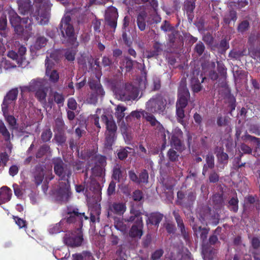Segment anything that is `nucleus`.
<instances>
[{
    "label": "nucleus",
    "instance_id": "nucleus-1",
    "mask_svg": "<svg viewBox=\"0 0 260 260\" xmlns=\"http://www.w3.org/2000/svg\"><path fill=\"white\" fill-rule=\"evenodd\" d=\"M35 11L30 14V22L34 20L40 25H45L49 21L50 4L49 0H34Z\"/></svg>",
    "mask_w": 260,
    "mask_h": 260
},
{
    "label": "nucleus",
    "instance_id": "nucleus-2",
    "mask_svg": "<svg viewBox=\"0 0 260 260\" xmlns=\"http://www.w3.org/2000/svg\"><path fill=\"white\" fill-rule=\"evenodd\" d=\"M71 17L70 15L64 16L60 22L59 28L61 32V41L62 44L74 45L76 38L74 28L71 24Z\"/></svg>",
    "mask_w": 260,
    "mask_h": 260
},
{
    "label": "nucleus",
    "instance_id": "nucleus-3",
    "mask_svg": "<svg viewBox=\"0 0 260 260\" xmlns=\"http://www.w3.org/2000/svg\"><path fill=\"white\" fill-rule=\"evenodd\" d=\"M51 161L54 172L59 180L69 181L73 173L71 165L64 162L60 157H54Z\"/></svg>",
    "mask_w": 260,
    "mask_h": 260
},
{
    "label": "nucleus",
    "instance_id": "nucleus-4",
    "mask_svg": "<svg viewBox=\"0 0 260 260\" xmlns=\"http://www.w3.org/2000/svg\"><path fill=\"white\" fill-rule=\"evenodd\" d=\"M166 106L167 100L160 93L153 95L146 103V109L154 114H164Z\"/></svg>",
    "mask_w": 260,
    "mask_h": 260
},
{
    "label": "nucleus",
    "instance_id": "nucleus-5",
    "mask_svg": "<svg viewBox=\"0 0 260 260\" xmlns=\"http://www.w3.org/2000/svg\"><path fill=\"white\" fill-rule=\"evenodd\" d=\"M67 217L64 220V223L73 224L76 230L82 229L83 226V218L85 220L88 219L84 212H80L78 208H68L67 212Z\"/></svg>",
    "mask_w": 260,
    "mask_h": 260
},
{
    "label": "nucleus",
    "instance_id": "nucleus-6",
    "mask_svg": "<svg viewBox=\"0 0 260 260\" xmlns=\"http://www.w3.org/2000/svg\"><path fill=\"white\" fill-rule=\"evenodd\" d=\"M76 230L74 233L66 234L63 237L64 244L71 247L81 246L83 241L81 229Z\"/></svg>",
    "mask_w": 260,
    "mask_h": 260
},
{
    "label": "nucleus",
    "instance_id": "nucleus-7",
    "mask_svg": "<svg viewBox=\"0 0 260 260\" xmlns=\"http://www.w3.org/2000/svg\"><path fill=\"white\" fill-rule=\"evenodd\" d=\"M71 194L70 180L60 182L56 190L57 200L61 202H67L70 199Z\"/></svg>",
    "mask_w": 260,
    "mask_h": 260
},
{
    "label": "nucleus",
    "instance_id": "nucleus-8",
    "mask_svg": "<svg viewBox=\"0 0 260 260\" xmlns=\"http://www.w3.org/2000/svg\"><path fill=\"white\" fill-rule=\"evenodd\" d=\"M190 99V93L186 84L181 81L178 90V99L176 102V107L185 108Z\"/></svg>",
    "mask_w": 260,
    "mask_h": 260
},
{
    "label": "nucleus",
    "instance_id": "nucleus-9",
    "mask_svg": "<svg viewBox=\"0 0 260 260\" xmlns=\"http://www.w3.org/2000/svg\"><path fill=\"white\" fill-rule=\"evenodd\" d=\"M168 41L169 45L173 49H181L184 45L183 37L175 29L169 35Z\"/></svg>",
    "mask_w": 260,
    "mask_h": 260
},
{
    "label": "nucleus",
    "instance_id": "nucleus-10",
    "mask_svg": "<svg viewBox=\"0 0 260 260\" xmlns=\"http://www.w3.org/2000/svg\"><path fill=\"white\" fill-rule=\"evenodd\" d=\"M118 17L117 10L114 7L109 9L106 14L105 21L106 24L113 29V32L115 31L117 27Z\"/></svg>",
    "mask_w": 260,
    "mask_h": 260
},
{
    "label": "nucleus",
    "instance_id": "nucleus-11",
    "mask_svg": "<svg viewBox=\"0 0 260 260\" xmlns=\"http://www.w3.org/2000/svg\"><path fill=\"white\" fill-rule=\"evenodd\" d=\"M173 215L177 223V227L180 230L181 235L183 239L186 242L189 241L190 240L189 232L188 231V229L185 227L182 217L180 216L179 213L176 211H174L173 212Z\"/></svg>",
    "mask_w": 260,
    "mask_h": 260
},
{
    "label": "nucleus",
    "instance_id": "nucleus-12",
    "mask_svg": "<svg viewBox=\"0 0 260 260\" xmlns=\"http://www.w3.org/2000/svg\"><path fill=\"white\" fill-rule=\"evenodd\" d=\"M182 136L183 132L182 131L178 129L175 130L171 138L170 144L171 146L178 151H182L184 148V144L180 139Z\"/></svg>",
    "mask_w": 260,
    "mask_h": 260
},
{
    "label": "nucleus",
    "instance_id": "nucleus-13",
    "mask_svg": "<svg viewBox=\"0 0 260 260\" xmlns=\"http://www.w3.org/2000/svg\"><path fill=\"white\" fill-rule=\"evenodd\" d=\"M196 197L197 194L195 191H189L183 201H179V205L188 211H191L196 200Z\"/></svg>",
    "mask_w": 260,
    "mask_h": 260
},
{
    "label": "nucleus",
    "instance_id": "nucleus-14",
    "mask_svg": "<svg viewBox=\"0 0 260 260\" xmlns=\"http://www.w3.org/2000/svg\"><path fill=\"white\" fill-rule=\"evenodd\" d=\"M147 219L146 220L147 225H152L158 227L160 222L162 220L164 215L158 212H152L150 214H146Z\"/></svg>",
    "mask_w": 260,
    "mask_h": 260
},
{
    "label": "nucleus",
    "instance_id": "nucleus-15",
    "mask_svg": "<svg viewBox=\"0 0 260 260\" xmlns=\"http://www.w3.org/2000/svg\"><path fill=\"white\" fill-rule=\"evenodd\" d=\"M18 94V90L17 88L10 90L4 97L2 104V109H7L10 104L13 101H16Z\"/></svg>",
    "mask_w": 260,
    "mask_h": 260
},
{
    "label": "nucleus",
    "instance_id": "nucleus-16",
    "mask_svg": "<svg viewBox=\"0 0 260 260\" xmlns=\"http://www.w3.org/2000/svg\"><path fill=\"white\" fill-rule=\"evenodd\" d=\"M143 220L140 219L138 221L132 225L129 232V235L132 238H139L143 235Z\"/></svg>",
    "mask_w": 260,
    "mask_h": 260
},
{
    "label": "nucleus",
    "instance_id": "nucleus-17",
    "mask_svg": "<svg viewBox=\"0 0 260 260\" xmlns=\"http://www.w3.org/2000/svg\"><path fill=\"white\" fill-rule=\"evenodd\" d=\"M88 85L90 88L96 94V99H97L98 96L102 97L104 96L105 92L100 81L95 80H90L88 82Z\"/></svg>",
    "mask_w": 260,
    "mask_h": 260
},
{
    "label": "nucleus",
    "instance_id": "nucleus-18",
    "mask_svg": "<svg viewBox=\"0 0 260 260\" xmlns=\"http://www.w3.org/2000/svg\"><path fill=\"white\" fill-rule=\"evenodd\" d=\"M35 182L37 185H40L44 178L45 166L43 165L38 164L35 167L34 173Z\"/></svg>",
    "mask_w": 260,
    "mask_h": 260
},
{
    "label": "nucleus",
    "instance_id": "nucleus-19",
    "mask_svg": "<svg viewBox=\"0 0 260 260\" xmlns=\"http://www.w3.org/2000/svg\"><path fill=\"white\" fill-rule=\"evenodd\" d=\"M126 207L122 202H114L109 207V211L117 215H122L125 212Z\"/></svg>",
    "mask_w": 260,
    "mask_h": 260
},
{
    "label": "nucleus",
    "instance_id": "nucleus-20",
    "mask_svg": "<svg viewBox=\"0 0 260 260\" xmlns=\"http://www.w3.org/2000/svg\"><path fill=\"white\" fill-rule=\"evenodd\" d=\"M102 121L105 123L108 131L107 134H116L117 126L112 118H109L106 115H102L101 116Z\"/></svg>",
    "mask_w": 260,
    "mask_h": 260
},
{
    "label": "nucleus",
    "instance_id": "nucleus-21",
    "mask_svg": "<svg viewBox=\"0 0 260 260\" xmlns=\"http://www.w3.org/2000/svg\"><path fill=\"white\" fill-rule=\"evenodd\" d=\"M112 89L116 97L122 101H131L132 99L134 98L132 96L124 95V89H123V87H119L118 85H113Z\"/></svg>",
    "mask_w": 260,
    "mask_h": 260
},
{
    "label": "nucleus",
    "instance_id": "nucleus-22",
    "mask_svg": "<svg viewBox=\"0 0 260 260\" xmlns=\"http://www.w3.org/2000/svg\"><path fill=\"white\" fill-rule=\"evenodd\" d=\"M44 81L41 78L34 79L30 81L28 86L25 87L29 91H35L43 88Z\"/></svg>",
    "mask_w": 260,
    "mask_h": 260
},
{
    "label": "nucleus",
    "instance_id": "nucleus-23",
    "mask_svg": "<svg viewBox=\"0 0 260 260\" xmlns=\"http://www.w3.org/2000/svg\"><path fill=\"white\" fill-rule=\"evenodd\" d=\"M206 164L204 165L202 174L205 176L209 169H213L215 167L214 157L212 153L208 154L206 156Z\"/></svg>",
    "mask_w": 260,
    "mask_h": 260
},
{
    "label": "nucleus",
    "instance_id": "nucleus-24",
    "mask_svg": "<svg viewBox=\"0 0 260 260\" xmlns=\"http://www.w3.org/2000/svg\"><path fill=\"white\" fill-rule=\"evenodd\" d=\"M135 63L138 62L132 60L128 56H124L120 62V68L125 69L126 72H129L133 69V66Z\"/></svg>",
    "mask_w": 260,
    "mask_h": 260
},
{
    "label": "nucleus",
    "instance_id": "nucleus-25",
    "mask_svg": "<svg viewBox=\"0 0 260 260\" xmlns=\"http://www.w3.org/2000/svg\"><path fill=\"white\" fill-rule=\"evenodd\" d=\"M12 191L7 186H3L0 189V204L9 201L11 198Z\"/></svg>",
    "mask_w": 260,
    "mask_h": 260
},
{
    "label": "nucleus",
    "instance_id": "nucleus-26",
    "mask_svg": "<svg viewBox=\"0 0 260 260\" xmlns=\"http://www.w3.org/2000/svg\"><path fill=\"white\" fill-rule=\"evenodd\" d=\"M237 19V13L234 9L230 10L224 15L223 21L226 24L229 25L232 21L235 22Z\"/></svg>",
    "mask_w": 260,
    "mask_h": 260
},
{
    "label": "nucleus",
    "instance_id": "nucleus-27",
    "mask_svg": "<svg viewBox=\"0 0 260 260\" xmlns=\"http://www.w3.org/2000/svg\"><path fill=\"white\" fill-rule=\"evenodd\" d=\"M112 178L113 179L120 182L123 179V172L121 166L119 164L114 166L112 170Z\"/></svg>",
    "mask_w": 260,
    "mask_h": 260
},
{
    "label": "nucleus",
    "instance_id": "nucleus-28",
    "mask_svg": "<svg viewBox=\"0 0 260 260\" xmlns=\"http://www.w3.org/2000/svg\"><path fill=\"white\" fill-rule=\"evenodd\" d=\"M10 22L12 25L16 26L18 24H21V18L13 10H10L8 12Z\"/></svg>",
    "mask_w": 260,
    "mask_h": 260
},
{
    "label": "nucleus",
    "instance_id": "nucleus-29",
    "mask_svg": "<svg viewBox=\"0 0 260 260\" xmlns=\"http://www.w3.org/2000/svg\"><path fill=\"white\" fill-rule=\"evenodd\" d=\"M147 14L145 12H140L137 17V23L139 29L141 31H144L146 28V18Z\"/></svg>",
    "mask_w": 260,
    "mask_h": 260
},
{
    "label": "nucleus",
    "instance_id": "nucleus-30",
    "mask_svg": "<svg viewBox=\"0 0 260 260\" xmlns=\"http://www.w3.org/2000/svg\"><path fill=\"white\" fill-rule=\"evenodd\" d=\"M141 114L146 120L149 122L151 126L153 127L159 122L152 113L143 110L141 112Z\"/></svg>",
    "mask_w": 260,
    "mask_h": 260
},
{
    "label": "nucleus",
    "instance_id": "nucleus-31",
    "mask_svg": "<svg viewBox=\"0 0 260 260\" xmlns=\"http://www.w3.org/2000/svg\"><path fill=\"white\" fill-rule=\"evenodd\" d=\"M46 74L49 77V81L51 82L55 83L58 82L59 78V75L56 70H51L50 68H48V66L46 70Z\"/></svg>",
    "mask_w": 260,
    "mask_h": 260
},
{
    "label": "nucleus",
    "instance_id": "nucleus-32",
    "mask_svg": "<svg viewBox=\"0 0 260 260\" xmlns=\"http://www.w3.org/2000/svg\"><path fill=\"white\" fill-rule=\"evenodd\" d=\"M0 134L6 142H8L10 141V133L2 120H0Z\"/></svg>",
    "mask_w": 260,
    "mask_h": 260
},
{
    "label": "nucleus",
    "instance_id": "nucleus-33",
    "mask_svg": "<svg viewBox=\"0 0 260 260\" xmlns=\"http://www.w3.org/2000/svg\"><path fill=\"white\" fill-rule=\"evenodd\" d=\"M217 70L221 79L225 80L227 77V69L221 61H217Z\"/></svg>",
    "mask_w": 260,
    "mask_h": 260
},
{
    "label": "nucleus",
    "instance_id": "nucleus-34",
    "mask_svg": "<svg viewBox=\"0 0 260 260\" xmlns=\"http://www.w3.org/2000/svg\"><path fill=\"white\" fill-rule=\"evenodd\" d=\"M176 114L177 121L184 126H185L186 122L184 120L185 117L184 108L176 107Z\"/></svg>",
    "mask_w": 260,
    "mask_h": 260
},
{
    "label": "nucleus",
    "instance_id": "nucleus-35",
    "mask_svg": "<svg viewBox=\"0 0 260 260\" xmlns=\"http://www.w3.org/2000/svg\"><path fill=\"white\" fill-rule=\"evenodd\" d=\"M242 139L244 141H249L251 142L253 144V146L255 148H258L260 146V138L246 134L244 136H242Z\"/></svg>",
    "mask_w": 260,
    "mask_h": 260
},
{
    "label": "nucleus",
    "instance_id": "nucleus-36",
    "mask_svg": "<svg viewBox=\"0 0 260 260\" xmlns=\"http://www.w3.org/2000/svg\"><path fill=\"white\" fill-rule=\"evenodd\" d=\"M139 94L138 90L134 86L131 85H126L124 88V95H130L134 98L132 100H135L137 99Z\"/></svg>",
    "mask_w": 260,
    "mask_h": 260
},
{
    "label": "nucleus",
    "instance_id": "nucleus-37",
    "mask_svg": "<svg viewBox=\"0 0 260 260\" xmlns=\"http://www.w3.org/2000/svg\"><path fill=\"white\" fill-rule=\"evenodd\" d=\"M116 139V136L113 134H106L105 142L104 144L105 148L108 150L112 149V146Z\"/></svg>",
    "mask_w": 260,
    "mask_h": 260
},
{
    "label": "nucleus",
    "instance_id": "nucleus-38",
    "mask_svg": "<svg viewBox=\"0 0 260 260\" xmlns=\"http://www.w3.org/2000/svg\"><path fill=\"white\" fill-rule=\"evenodd\" d=\"M196 0H186L185 2L184 8L188 17L192 16L195 8V2Z\"/></svg>",
    "mask_w": 260,
    "mask_h": 260
},
{
    "label": "nucleus",
    "instance_id": "nucleus-39",
    "mask_svg": "<svg viewBox=\"0 0 260 260\" xmlns=\"http://www.w3.org/2000/svg\"><path fill=\"white\" fill-rule=\"evenodd\" d=\"M209 231V229L202 228L201 226L198 225L197 232L194 233V234L196 235V236L197 237L198 236V235H199L201 239L203 242H204L207 240Z\"/></svg>",
    "mask_w": 260,
    "mask_h": 260
},
{
    "label": "nucleus",
    "instance_id": "nucleus-40",
    "mask_svg": "<svg viewBox=\"0 0 260 260\" xmlns=\"http://www.w3.org/2000/svg\"><path fill=\"white\" fill-rule=\"evenodd\" d=\"M190 87L192 91L194 93H198L202 89V86L197 77H192L190 80Z\"/></svg>",
    "mask_w": 260,
    "mask_h": 260
},
{
    "label": "nucleus",
    "instance_id": "nucleus-41",
    "mask_svg": "<svg viewBox=\"0 0 260 260\" xmlns=\"http://www.w3.org/2000/svg\"><path fill=\"white\" fill-rule=\"evenodd\" d=\"M218 161L219 164L225 165L228 164L229 159L228 154L223 152V149L221 147L219 148L216 154Z\"/></svg>",
    "mask_w": 260,
    "mask_h": 260
},
{
    "label": "nucleus",
    "instance_id": "nucleus-42",
    "mask_svg": "<svg viewBox=\"0 0 260 260\" xmlns=\"http://www.w3.org/2000/svg\"><path fill=\"white\" fill-rule=\"evenodd\" d=\"M239 200L237 196L232 197L228 202V207L229 209L234 213H237L238 211Z\"/></svg>",
    "mask_w": 260,
    "mask_h": 260
},
{
    "label": "nucleus",
    "instance_id": "nucleus-43",
    "mask_svg": "<svg viewBox=\"0 0 260 260\" xmlns=\"http://www.w3.org/2000/svg\"><path fill=\"white\" fill-rule=\"evenodd\" d=\"M48 152H50V147L47 144H43L41 146L36 153V157L41 158Z\"/></svg>",
    "mask_w": 260,
    "mask_h": 260
},
{
    "label": "nucleus",
    "instance_id": "nucleus-44",
    "mask_svg": "<svg viewBox=\"0 0 260 260\" xmlns=\"http://www.w3.org/2000/svg\"><path fill=\"white\" fill-rule=\"evenodd\" d=\"M126 108L123 106L118 105L115 109V116L117 118V121H120L125 116L124 111Z\"/></svg>",
    "mask_w": 260,
    "mask_h": 260
},
{
    "label": "nucleus",
    "instance_id": "nucleus-45",
    "mask_svg": "<svg viewBox=\"0 0 260 260\" xmlns=\"http://www.w3.org/2000/svg\"><path fill=\"white\" fill-rule=\"evenodd\" d=\"M250 28V23L248 20H244L241 21L237 26V31L243 34L248 30Z\"/></svg>",
    "mask_w": 260,
    "mask_h": 260
},
{
    "label": "nucleus",
    "instance_id": "nucleus-46",
    "mask_svg": "<svg viewBox=\"0 0 260 260\" xmlns=\"http://www.w3.org/2000/svg\"><path fill=\"white\" fill-rule=\"evenodd\" d=\"M47 96V90L44 87L36 90L35 96L41 103L46 102V98Z\"/></svg>",
    "mask_w": 260,
    "mask_h": 260
},
{
    "label": "nucleus",
    "instance_id": "nucleus-47",
    "mask_svg": "<svg viewBox=\"0 0 260 260\" xmlns=\"http://www.w3.org/2000/svg\"><path fill=\"white\" fill-rule=\"evenodd\" d=\"M64 223V220H61L60 222L53 225L49 229L50 234H55L63 231L61 225Z\"/></svg>",
    "mask_w": 260,
    "mask_h": 260
},
{
    "label": "nucleus",
    "instance_id": "nucleus-48",
    "mask_svg": "<svg viewBox=\"0 0 260 260\" xmlns=\"http://www.w3.org/2000/svg\"><path fill=\"white\" fill-rule=\"evenodd\" d=\"M148 178L149 175L148 171L145 169L142 170L138 176V184L147 183L148 182Z\"/></svg>",
    "mask_w": 260,
    "mask_h": 260
},
{
    "label": "nucleus",
    "instance_id": "nucleus-49",
    "mask_svg": "<svg viewBox=\"0 0 260 260\" xmlns=\"http://www.w3.org/2000/svg\"><path fill=\"white\" fill-rule=\"evenodd\" d=\"M92 158V159L95 160V162L96 165L98 164L102 167L106 166L107 158L105 156L94 154Z\"/></svg>",
    "mask_w": 260,
    "mask_h": 260
},
{
    "label": "nucleus",
    "instance_id": "nucleus-50",
    "mask_svg": "<svg viewBox=\"0 0 260 260\" xmlns=\"http://www.w3.org/2000/svg\"><path fill=\"white\" fill-rule=\"evenodd\" d=\"M53 98L55 103L58 105L59 107L63 106L65 99L62 93L55 91L53 93Z\"/></svg>",
    "mask_w": 260,
    "mask_h": 260
},
{
    "label": "nucleus",
    "instance_id": "nucleus-51",
    "mask_svg": "<svg viewBox=\"0 0 260 260\" xmlns=\"http://www.w3.org/2000/svg\"><path fill=\"white\" fill-rule=\"evenodd\" d=\"M52 137V132L49 128L44 129L41 135V140L43 142L49 141Z\"/></svg>",
    "mask_w": 260,
    "mask_h": 260
},
{
    "label": "nucleus",
    "instance_id": "nucleus-52",
    "mask_svg": "<svg viewBox=\"0 0 260 260\" xmlns=\"http://www.w3.org/2000/svg\"><path fill=\"white\" fill-rule=\"evenodd\" d=\"M212 200L214 205L217 207H220L223 205V198L222 194L215 193L212 198Z\"/></svg>",
    "mask_w": 260,
    "mask_h": 260
},
{
    "label": "nucleus",
    "instance_id": "nucleus-53",
    "mask_svg": "<svg viewBox=\"0 0 260 260\" xmlns=\"http://www.w3.org/2000/svg\"><path fill=\"white\" fill-rule=\"evenodd\" d=\"M76 51L72 48L67 49L64 53V57L66 59L70 61H73L75 60Z\"/></svg>",
    "mask_w": 260,
    "mask_h": 260
},
{
    "label": "nucleus",
    "instance_id": "nucleus-54",
    "mask_svg": "<svg viewBox=\"0 0 260 260\" xmlns=\"http://www.w3.org/2000/svg\"><path fill=\"white\" fill-rule=\"evenodd\" d=\"M244 50L240 51V50H231L229 54V57L231 59H234L236 60L240 59L241 57L244 55Z\"/></svg>",
    "mask_w": 260,
    "mask_h": 260
},
{
    "label": "nucleus",
    "instance_id": "nucleus-55",
    "mask_svg": "<svg viewBox=\"0 0 260 260\" xmlns=\"http://www.w3.org/2000/svg\"><path fill=\"white\" fill-rule=\"evenodd\" d=\"M100 209H96L95 210H91L90 214V221L92 224L95 223L96 220L98 222L100 221Z\"/></svg>",
    "mask_w": 260,
    "mask_h": 260
},
{
    "label": "nucleus",
    "instance_id": "nucleus-56",
    "mask_svg": "<svg viewBox=\"0 0 260 260\" xmlns=\"http://www.w3.org/2000/svg\"><path fill=\"white\" fill-rule=\"evenodd\" d=\"M127 149L131 150L132 148L126 147L125 148H120L119 150H117V156L120 160H123L127 158L128 156Z\"/></svg>",
    "mask_w": 260,
    "mask_h": 260
},
{
    "label": "nucleus",
    "instance_id": "nucleus-57",
    "mask_svg": "<svg viewBox=\"0 0 260 260\" xmlns=\"http://www.w3.org/2000/svg\"><path fill=\"white\" fill-rule=\"evenodd\" d=\"M230 118L228 116L222 117L219 114L217 118V124L218 126H226L229 123Z\"/></svg>",
    "mask_w": 260,
    "mask_h": 260
},
{
    "label": "nucleus",
    "instance_id": "nucleus-58",
    "mask_svg": "<svg viewBox=\"0 0 260 260\" xmlns=\"http://www.w3.org/2000/svg\"><path fill=\"white\" fill-rule=\"evenodd\" d=\"M170 161L175 162L178 160L179 154L173 149H170L167 154Z\"/></svg>",
    "mask_w": 260,
    "mask_h": 260
},
{
    "label": "nucleus",
    "instance_id": "nucleus-59",
    "mask_svg": "<svg viewBox=\"0 0 260 260\" xmlns=\"http://www.w3.org/2000/svg\"><path fill=\"white\" fill-rule=\"evenodd\" d=\"M47 40L44 37H38L35 43V47L37 49H40L46 45Z\"/></svg>",
    "mask_w": 260,
    "mask_h": 260
},
{
    "label": "nucleus",
    "instance_id": "nucleus-60",
    "mask_svg": "<svg viewBox=\"0 0 260 260\" xmlns=\"http://www.w3.org/2000/svg\"><path fill=\"white\" fill-rule=\"evenodd\" d=\"M205 49V47L204 44L202 42L199 41L196 44L194 48V51L197 53L198 56H200L204 53Z\"/></svg>",
    "mask_w": 260,
    "mask_h": 260
},
{
    "label": "nucleus",
    "instance_id": "nucleus-61",
    "mask_svg": "<svg viewBox=\"0 0 260 260\" xmlns=\"http://www.w3.org/2000/svg\"><path fill=\"white\" fill-rule=\"evenodd\" d=\"M164 251L162 249L155 250L151 255V260H159L164 254Z\"/></svg>",
    "mask_w": 260,
    "mask_h": 260
},
{
    "label": "nucleus",
    "instance_id": "nucleus-62",
    "mask_svg": "<svg viewBox=\"0 0 260 260\" xmlns=\"http://www.w3.org/2000/svg\"><path fill=\"white\" fill-rule=\"evenodd\" d=\"M154 129L155 130V134L157 137H159V135L162 134L164 132H167L168 134H169V131L168 130H166L163 125L160 122L154 126Z\"/></svg>",
    "mask_w": 260,
    "mask_h": 260
},
{
    "label": "nucleus",
    "instance_id": "nucleus-63",
    "mask_svg": "<svg viewBox=\"0 0 260 260\" xmlns=\"http://www.w3.org/2000/svg\"><path fill=\"white\" fill-rule=\"evenodd\" d=\"M219 180V174L215 171H212L209 174V180L210 183H217Z\"/></svg>",
    "mask_w": 260,
    "mask_h": 260
},
{
    "label": "nucleus",
    "instance_id": "nucleus-64",
    "mask_svg": "<svg viewBox=\"0 0 260 260\" xmlns=\"http://www.w3.org/2000/svg\"><path fill=\"white\" fill-rule=\"evenodd\" d=\"M132 198L135 201H140L143 198V193L139 189H137L133 192Z\"/></svg>",
    "mask_w": 260,
    "mask_h": 260
}]
</instances>
